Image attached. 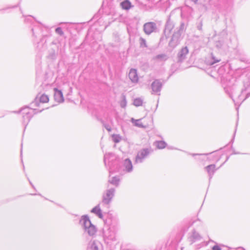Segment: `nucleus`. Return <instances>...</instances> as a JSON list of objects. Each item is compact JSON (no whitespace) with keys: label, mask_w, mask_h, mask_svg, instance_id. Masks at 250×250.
<instances>
[{"label":"nucleus","mask_w":250,"mask_h":250,"mask_svg":"<svg viewBox=\"0 0 250 250\" xmlns=\"http://www.w3.org/2000/svg\"><path fill=\"white\" fill-rule=\"evenodd\" d=\"M143 104V100L140 98H136L134 100L133 104L136 106L142 105Z\"/></svg>","instance_id":"nucleus-27"},{"label":"nucleus","mask_w":250,"mask_h":250,"mask_svg":"<svg viewBox=\"0 0 250 250\" xmlns=\"http://www.w3.org/2000/svg\"><path fill=\"white\" fill-rule=\"evenodd\" d=\"M49 101V98L47 95L45 94H42L39 98L37 96L35 100L31 103V105L32 106H38L40 103H45L48 102Z\"/></svg>","instance_id":"nucleus-13"},{"label":"nucleus","mask_w":250,"mask_h":250,"mask_svg":"<svg viewBox=\"0 0 250 250\" xmlns=\"http://www.w3.org/2000/svg\"><path fill=\"white\" fill-rule=\"evenodd\" d=\"M123 171L125 172L130 173L133 170V166L129 159H125L123 164Z\"/></svg>","instance_id":"nucleus-15"},{"label":"nucleus","mask_w":250,"mask_h":250,"mask_svg":"<svg viewBox=\"0 0 250 250\" xmlns=\"http://www.w3.org/2000/svg\"><path fill=\"white\" fill-rule=\"evenodd\" d=\"M216 166L214 164L209 165L205 167V169L207 171L208 177L209 180L210 181L212 178L214 173L217 169L215 168Z\"/></svg>","instance_id":"nucleus-18"},{"label":"nucleus","mask_w":250,"mask_h":250,"mask_svg":"<svg viewBox=\"0 0 250 250\" xmlns=\"http://www.w3.org/2000/svg\"><path fill=\"white\" fill-rule=\"evenodd\" d=\"M174 26V22L171 20L170 16L169 15L165 24V28L164 30L165 35L169 36Z\"/></svg>","instance_id":"nucleus-11"},{"label":"nucleus","mask_w":250,"mask_h":250,"mask_svg":"<svg viewBox=\"0 0 250 250\" xmlns=\"http://www.w3.org/2000/svg\"><path fill=\"white\" fill-rule=\"evenodd\" d=\"M207 245H208L207 243H206L205 242H203L197 246V249H200L204 246H207Z\"/></svg>","instance_id":"nucleus-34"},{"label":"nucleus","mask_w":250,"mask_h":250,"mask_svg":"<svg viewBox=\"0 0 250 250\" xmlns=\"http://www.w3.org/2000/svg\"><path fill=\"white\" fill-rule=\"evenodd\" d=\"M131 122L134 125L138 127L144 128L145 126L143 125L141 121V119L135 120L133 118L131 119Z\"/></svg>","instance_id":"nucleus-25"},{"label":"nucleus","mask_w":250,"mask_h":250,"mask_svg":"<svg viewBox=\"0 0 250 250\" xmlns=\"http://www.w3.org/2000/svg\"><path fill=\"white\" fill-rule=\"evenodd\" d=\"M188 26V23H186L184 21H182L180 22V26L177 31H175L176 33H178L182 35V34L185 32L187 29Z\"/></svg>","instance_id":"nucleus-20"},{"label":"nucleus","mask_w":250,"mask_h":250,"mask_svg":"<svg viewBox=\"0 0 250 250\" xmlns=\"http://www.w3.org/2000/svg\"><path fill=\"white\" fill-rule=\"evenodd\" d=\"M54 99L55 100L59 103H62L64 101V98L62 93L61 90H59L57 88H54Z\"/></svg>","instance_id":"nucleus-17"},{"label":"nucleus","mask_w":250,"mask_h":250,"mask_svg":"<svg viewBox=\"0 0 250 250\" xmlns=\"http://www.w3.org/2000/svg\"><path fill=\"white\" fill-rule=\"evenodd\" d=\"M163 84L159 80H155L151 83V87L152 90V94H155L158 95H160Z\"/></svg>","instance_id":"nucleus-10"},{"label":"nucleus","mask_w":250,"mask_h":250,"mask_svg":"<svg viewBox=\"0 0 250 250\" xmlns=\"http://www.w3.org/2000/svg\"><path fill=\"white\" fill-rule=\"evenodd\" d=\"M212 250H221V249L217 245L214 246L212 248Z\"/></svg>","instance_id":"nucleus-37"},{"label":"nucleus","mask_w":250,"mask_h":250,"mask_svg":"<svg viewBox=\"0 0 250 250\" xmlns=\"http://www.w3.org/2000/svg\"><path fill=\"white\" fill-rule=\"evenodd\" d=\"M21 155H22V148H21Z\"/></svg>","instance_id":"nucleus-44"},{"label":"nucleus","mask_w":250,"mask_h":250,"mask_svg":"<svg viewBox=\"0 0 250 250\" xmlns=\"http://www.w3.org/2000/svg\"><path fill=\"white\" fill-rule=\"evenodd\" d=\"M104 127L105 128L108 130V131H110L111 130V127H110V126L108 125H104Z\"/></svg>","instance_id":"nucleus-38"},{"label":"nucleus","mask_w":250,"mask_h":250,"mask_svg":"<svg viewBox=\"0 0 250 250\" xmlns=\"http://www.w3.org/2000/svg\"><path fill=\"white\" fill-rule=\"evenodd\" d=\"M120 106L122 108H125L126 106V100L124 95H122V100L120 102Z\"/></svg>","instance_id":"nucleus-29"},{"label":"nucleus","mask_w":250,"mask_h":250,"mask_svg":"<svg viewBox=\"0 0 250 250\" xmlns=\"http://www.w3.org/2000/svg\"><path fill=\"white\" fill-rule=\"evenodd\" d=\"M212 60H213V61L210 62L211 65H213L214 63H215L216 62H219L220 61V60L215 59L214 57L213 56H212Z\"/></svg>","instance_id":"nucleus-35"},{"label":"nucleus","mask_w":250,"mask_h":250,"mask_svg":"<svg viewBox=\"0 0 250 250\" xmlns=\"http://www.w3.org/2000/svg\"><path fill=\"white\" fill-rule=\"evenodd\" d=\"M204 1V6H205L206 9L212 4V0H205Z\"/></svg>","instance_id":"nucleus-30"},{"label":"nucleus","mask_w":250,"mask_h":250,"mask_svg":"<svg viewBox=\"0 0 250 250\" xmlns=\"http://www.w3.org/2000/svg\"><path fill=\"white\" fill-rule=\"evenodd\" d=\"M92 213L95 214L97 216H98L100 218H103V215L102 212V210L100 208V205H98L94 208L92 209L91 210Z\"/></svg>","instance_id":"nucleus-19"},{"label":"nucleus","mask_w":250,"mask_h":250,"mask_svg":"<svg viewBox=\"0 0 250 250\" xmlns=\"http://www.w3.org/2000/svg\"><path fill=\"white\" fill-rule=\"evenodd\" d=\"M213 156L214 157H218L216 155V154H214L213 155ZM215 160H216L217 161H218L219 158H217Z\"/></svg>","instance_id":"nucleus-40"},{"label":"nucleus","mask_w":250,"mask_h":250,"mask_svg":"<svg viewBox=\"0 0 250 250\" xmlns=\"http://www.w3.org/2000/svg\"><path fill=\"white\" fill-rule=\"evenodd\" d=\"M203 22L202 21H200L197 24V28L200 31L202 30Z\"/></svg>","instance_id":"nucleus-33"},{"label":"nucleus","mask_w":250,"mask_h":250,"mask_svg":"<svg viewBox=\"0 0 250 250\" xmlns=\"http://www.w3.org/2000/svg\"><path fill=\"white\" fill-rule=\"evenodd\" d=\"M115 189L114 188L105 190L103 193L102 203L104 205L109 206L115 196Z\"/></svg>","instance_id":"nucleus-4"},{"label":"nucleus","mask_w":250,"mask_h":250,"mask_svg":"<svg viewBox=\"0 0 250 250\" xmlns=\"http://www.w3.org/2000/svg\"><path fill=\"white\" fill-rule=\"evenodd\" d=\"M215 46L218 48H221L223 46V42L221 41H218L216 42Z\"/></svg>","instance_id":"nucleus-32"},{"label":"nucleus","mask_w":250,"mask_h":250,"mask_svg":"<svg viewBox=\"0 0 250 250\" xmlns=\"http://www.w3.org/2000/svg\"><path fill=\"white\" fill-rule=\"evenodd\" d=\"M80 224L84 231V234H87L91 237H93L95 235L97 232V229L96 227L91 223L87 215H85L82 216L80 220Z\"/></svg>","instance_id":"nucleus-2"},{"label":"nucleus","mask_w":250,"mask_h":250,"mask_svg":"<svg viewBox=\"0 0 250 250\" xmlns=\"http://www.w3.org/2000/svg\"><path fill=\"white\" fill-rule=\"evenodd\" d=\"M55 32L59 35H60V36H62L63 35L64 33L61 27H57L56 29H55Z\"/></svg>","instance_id":"nucleus-31"},{"label":"nucleus","mask_w":250,"mask_h":250,"mask_svg":"<svg viewBox=\"0 0 250 250\" xmlns=\"http://www.w3.org/2000/svg\"><path fill=\"white\" fill-rule=\"evenodd\" d=\"M152 152L151 148H145L140 150L135 157V163H142L144 160L146 158L150 153Z\"/></svg>","instance_id":"nucleus-5"},{"label":"nucleus","mask_w":250,"mask_h":250,"mask_svg":"<svg viewBox=\"0 0 250 250\" xmlns=\"http://www.w3.org/2000/svg\"><path fill=\"white\" fill-rule=\"evenodd\" d=\"M32 34H33V35L34 36V29L33 28H32Z\"/></svg>","instance_id":"nucleus-41"},{"label":"nucleus","mask_w":250,"mask_h":250,"mask_svg":"<svg viewBox=\"0 0 250 250\" xmlns=\"http://www.w3.org/2000/svg\"><path fill=\"white\" fill-rule=\"evenodd\" d=\"M121 6L123 9L128 10L131 7V4L128 0H125L121 3Z\"/></svg>","instance_id":"nucleus-22"},{"label":"nucleus","mask_w":250,"mask_h":250,"mask_svg":"<svg viewBox=\"0 0 250 250\" xmlns=\"http://www.w3.org/2000/svg\"><path fill=\"white\" fill-rule=\"evenodd\" d=\"M29 182H30V185L32 186V187L33 188H34V186L33 185V184H32V183H31L30 181H29Z\"/></svg>","instance_id":"nucleus-42"},{"label":"nucleus","mask_w":250,"mask_h":250,"mask_svg":"<svg viewBox=\"0 0 250 250\" xmlns=\"http://www.w3.org/2000/svg\"><path fill=\"white\" fill-rule=\"evenodd\" d=\"M181 39V35L174 32L169 42V46L173 49L175 48L180 43Z\"/></svg>","instance_id":"nucleus-8"},{"label":"nucleus","mask_w":250,"mask_h":250,"mask_svg":"<svg viewBox=\"0 0 250 250\" xmlns=\"http://www.w3.org/2000/svg\"><path fill=\"white\" fill-rule=\"evenodd\" d=\"M140 44H141V46H142L144 45V46L146 47V42L145 40L142 38L141 42H140Z\"/></svg>","instance_id":"nucleus-36"},{"label":"nucleus","mask_w":250,"mask_h":250,"mask_svg":"<svg viewBox=\"0 0 250 250\" xmlns=\"http://www.w3.org/2000/svg\"><path fill=\"white\" fill-rule=\"evenodd\" d=\"M104 238L107 244L115 241L116 240L115 232L111 229H107L104 231Z\"/></svg>","instance_id":"nucleus-6"},{"label":"nucleus","mask_w":250,"mask_h":250,"mask_svg":"<svg viewBox=\"0 0 250 250\" xmlns=\"http://www.w3.org/2000/svg\"><path fill=\"white\" fill-rule=\"evenodd\" d=\"M168 56L165 54H159L154 57L153 59L159 62H163L168 59Z\"/></svg>","instance_id":"nucleus-21"},{"label":"nucleus","mask_w":250,"mask_h":250,"mask_svg":"<svg viewBox=\"0 0 250 250\" xmlns=\"http://www.w3.org/2000/svg\"><path fill=\"white\" fill-rule=\"evenodd\" d=\"M111 157H114V154L111 153L106 154L104 155V164L105 166L107 164V162H109V159Z\"/></svg>","instance_id":"nucleus-26"},{"label":"nucleus","mask_w":250,"mask_h":250,"mask_svg":"<svg viewBox=\"0 0 250 250\" xmlns=\"http://www.w3.org/2000/svg\"><path fill=\"white\" fill-rule=\"evenodd\" d=\"M143 29L145 33L147 35H150L157 30L156 24L154 22H148L144 24Z\"/></svg>","instance_id":"nucleus-7"},{"label":"nucleus","mask_w":250,"mask_h":250,"mask_svg":"<svg viewBox=\"0 0 250 250\" xmlns=\"http://www.w3.org/2000/svg\"><path fill=\"white\" fill-rule=\"evenodd\" d=\"M189 53V50L187 46L183 47L177 54V62H182L187 58V56Z\"/></svg>","instance_id":"nucleus-9"},{"label":"nucleus","mask_w":250,"mask_h":250,"mask_svg":"<svg viewBox=\"0 0 250 250\" xmlns=\"http://www.w3.org/2000/svg\"><path fill=\"white\" fill-rule=\"evenodd\" d=\"M192 2H193L194 3H196L198 0H190Z\"/></svg>","instance_id":"nucleus-39"},{"label":"nucleus","mask_w":250,"mask_h":250,"mask_svg":"<svg viewBox=\"0 0 250 250\" xmlns=\"http://www.w3.org/2000/svg\"><path fill=\"white\" fill-rule=\"evenodd\" d=\"M214 152H213L210 153H206V154H205V155H208V154H210L213 153Z\"/></svg>","instance_id":"nucleus-43"},{"label":"nucleus","mask_w":250,"mask_h":250,"mask_svg":"<svg viewBox=\"0 0 250 250\" xmlns=\"http://www.w3.org/2000/svg\"><path fill=\"white\" fill-rule=\"evenodd\" d=\"M223 85L226 93L232 99L235 105H238L236 109H238V106L250 96V92H248L245 95L247 90L246 87L238 90L235 86L231 85L229 83L225 84L223 83Z\"/></svg>","instance_id":"nucleus-1"},{"label":"nucleus","mask_w":250,"mask_h":250,"mask_svg":"<svg viewBox=\"0 0 250 250\" xmlns=\"http://www.w3.org/2000/svg\"><path fill=\"white\" fill-rule=\"evenodd\" d=\"M36 109L30 108L28 106L22 107L19 112L22 115V123L26 126L34 114H36Z\"/></svg>","instance_id":"nucleus-3"},{"label":"nucleus","mask_w":250,"mask_h":250,"mask_svg":"<svg viewBox=\"0 0 250 250\" xmlns=\"http://www.w3.org/2000/svg\"><path fill=\"white\" fill-rule=\"evenodd\" d=\"M154 144L159 149L164 148L167 145L166 142L163 141H156Z\"/></svg>","instance_id":"nucleus-24"},{"label":"nucleus","mask_w":250,"mask_h":250,"mask_svg":"<svg viewBox=\"0 0 250 250\" xmlns=\"http://www.w3.org/2000/svg\"><path fill=\"white\" fill-rule=\"evenodd\" d=\"M87 250H103V246L97 240H91L88 244Z\"/></svg>","instance_id":"nucleus-12"},{"label":"nucleus","mask_w":250,"mask_h":250,"mask_svg":"<svg viewBox=\"0 0 250 250\" xmlns=\"http://www.w3.org/2000/svg\"><path fill=\"white\" fill-rule=\"evenodd\" d=\"M193 156H195V155H198V154H192Z\"/></svg>","instance_id":"nucleus-45"},{"label":"nucleus","mask_w":250,"mask_h":250,"mask_svg":"<svg viewBox=\"0 0 250 250\" xmlns=\"http://www.w3.org/2000/svg\"><path fill=\"white\" fill-rule=\"evenodd\" d=\"M25 20L27 21L28 20V18H26V19H25Z\"/></svg>","instance_id":"nucleus-46"},{"label":"nucleus","mask_w":250,"mask_h":250,"mask_svg":"<svg viewBox=\"0 0 250 250\" xmlns=\"http://www.w3.org/2000/svg\"><path fill=\"white\" fill-rule=\"evenodd\" d=\"M112 137L113 141L115 143H118L121 140V137L119 134H113Z\"/></svg>","instance_id":"nucleus-28"},{"label":"nucleus","mask_w":250,"mask_h":250,"mask_svg":"<svg viewBox=\"0 0 250 250\" xmlns=\"http://www.w3.org/2000/svg\"><path fill=\"white\" fill-rule=\"evenodd\" d=\"M189 241L190 242L191 244L197 242L201 240L202 239V237L201 235L197 232L195 230H193L190 234L188 238Z\"/></svg>","instance_id":"nucleus-14"},{"label":"nucleus","mask_w":250,"mask_h":250,"mask_svg":"<svg viewBox=\"0 0 250 250\" xmlns=\"http://www.w3.org/2000/svg\"><path fill=\"white\" fill-rule=\"evenodd\" d=\"M120 179L117 177L114 176L112 177L111 179L108 180V183L111 184L113 185L118 187L119 185Z\"/></svg>","instance_id":"nucleus-23"},{"label":"nucleus","mask_w":250,"mask_h":250,"mask_svg":"<svg viewBox=\"0 0 250 250\" xmlns=\"http://www.w3.org/2000/svg\"><path fill=\"white\" fill-rule=\"evenodd\" d=\"M128 77L132 83H137L139 80L137 70L133 68L131 69L128 73Z\"/></svg>","instance_id":"nucleus-16"}]
</instances>
